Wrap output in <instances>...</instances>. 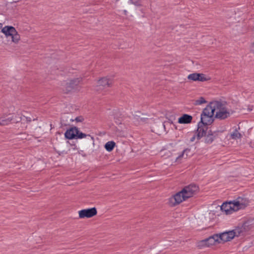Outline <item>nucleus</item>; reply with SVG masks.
<instances>
[{"mask_svg":"<svg viewBox=\"0 0 254 254\" xmlns=\"http://www.w3.org/2000/svg\"><path fill=\"white\" fill-rule=\"evenodd\" d=\"M198 190V187L194 184H190L185 187L180 191L176 193L169 198V203L171 206H175L193 196Z\"/></svg>","mask_w":254,"mask_h":254,"instance_id":"f257e3e1","label":"nucleus"},{"mask_svg":"<svg viewBox=\"0 0 254 254\" xmlns=\"http://www.w3.org/2000/svg\"><path fill=\"white\" fill-rule=\"evenodd\" d=\"M247 224V223H245L241 227H238L233 230L224 232L218 234L220 241L226 242L231 241L235 237H238L244 235L247 230L246 227L248 226Z\"/></svg>","mask_w":254,"mask_h":254,"instance_id":"f03ea898","label":"nucleus"},{"mask_svg":"<svg viewBox=\"0 0 254 254\" xmlns=\"http://www.w3.org/2000/svg\"><path fill=\"white\" fill-rule=\"evenodd\" d=\"M64 135L65 138L68 139H72L73 138H83L86 137H88V139H90V141L93 143L94 141V137L91 136L89 134H86L85 133L80 132L78 128L76 127H72L67 129Z\"/></svg>","mask_w":254,"mask_h":254,"instance_id":"7ed1b4c3","label":"nucleus"},{"mask_svg":"<svg viewBox=\"0 0 254 254\" xmlns=\"http://www.w3.org/2000/svg\"><path fill=\"white\" fill-rule=\"evenodd\" d=\"M25 119L28 122L31 121L30 118L28 119L25 116L17 118L16 115L14 114H4L0 117V126H6L10 123H17Z\"/></svg>","mask_w":254,"mask_h":254,"instance_id":"20e7f679","label":"nucleus"},{"mask_svg":"<svg viewBox=\"0 0 254 254\" xmlns=\"http://www.w3.org/2000/svg\"><path fill=\"white\" fill-rule=\"evenodd\" d=\"M215 117L224 120L230 116V112L227 110L225 104L220 101H215Z\"/></svg>","mask_w":254,"mask_h":254,"instance_id":"39448f33","label":"nucleus"},{"mask_svg":"<svg viewBox=\"0 0 254 254\" xmlns=\"http://www.w3.org/2000/svg\"><path fill=\"white\" fill-rule=\"evenodd\" d=\"M1 32L6 38L10 37L12 42L17 44L20 40V35L15 28L12 26H5L1 29Z\"/></svg>","mask_w":254,"mask_h":254,"instance_id":"423d86ee","label":"nucleus"},{"mask_svg":"<svg viewBox=\"0 0 254 254\" xmlns=\"http://www.w3.org/2000/svg\"><path fill=\"white\" fill-rule=\"evenodd\" d=\"M81 81L82 78H76L69 80L68 82H66L64 85V91L65 93H68L74 89H77Z\"/></svg>","mask_w":254,"mask_h":254,"instance_id":"0eeeda50","label":"nucleus"},{"mask_svg":"<svg viewBox=\"0 0 254 254\" xmlns=\"http://www.w3.org/2000/svg\"><path fill=\"white\" fill-rule=\"evenodd\" d=\"M233 202L236 211L245 208L249 203V201L247 198L242 197H238Z\"/></svg>","mask_w":254,"mask_h":254,"instance_id":"6e6552de","label":"nucleus"},{"mask_svg":"<svg viewBox=\"0 0 254 254\" xmlns=\"http://www.w3.org/2000/svg\"><path fill=\"white\" fill-rule=\"evenodd\" d=\"M78 213L80 218H91L96 215L97 211L95 207H92L80 210Z\"/></svg>","mask_w":254,"mask_h":254,"instance_id":"1a4fd4ad","label":"nucleus"},{"mask_svg":"<svg viewBox=\"0 0 254 254\" xmlns=\"http://www.w3.org/2000/svg\"><path fill=\"white\" fill-rule=\"evenodd\" d=\"M221 210L225 213L226 214H231L233 212L237 211L234 208L233 202H224L221 206Z\"/></svg>","mask_w":254,"mask_h":254,"instance_id":"9d476101","label":"nucleus"},{"mask_svg":"<svg viewBox=\"0 0 254 254\" xmlns=\"http://www.w3.org/2000/svg\"><path fill=\"white\" fill-rule=\"evenodd\" d=\"M112 84V80L107 77H103L99 79L97 82V90H102L104 88L109 87Z\"/></svg>","mask_w":254,"mask_h":254,"instance_id":"9b49d317","label":"nucleus"},{"mask_svg":"<svg viewBox=\"0 0 254 254\" xmlns=\"http://www.w3.org/2000/svg\"><path fill=\"white\" fill-rule=\"evenodd\" d=\"M215 101L211 102L203 110L201 114L213 116L215 115Z\"/></svg>","mask_w":254,"mask_h":254,"instance_id":"f8f14e48","label":"nucleus"},{"mask_svg":"<svg viewBox=\"0 0 254 254\" xmlns=\"http://www.w3.org/2000/svg\"><path fill=\"white\" fill-rule=\"evenodd\" d=\"M219 131H212L211 130L208 131L207 134L205 136V142L206 143H211L215 138L218 136Z\"/></svg>","mask_w":254,"mask_h":254,"instance_id":"ddd939ff","label":"nucleus"},{"mask_svg":"<svg viewBox=\"0 0 254 254\" xmlns=\"http://www.w3.org/2000/svg\"><path fill=\"white\" fill-rule=\"evenodd\" d=\"M207 129V127L206 126L202 125L201 123L198 124V127L196 130L197 139H199L202 137L206 135Z\"/></svg>","mask_w":254,"mask_h":254,"instance_id":"4468645a","label":"nucleus"},{"mask_svg":"<svg viewBox=\"0 0 254 254\" xmlns=\"http://www.w3.org/2000/svg\"><path fill=\"white\" fill-rule=\"evenodd\" d=\"M213 117L212 116L201 114L200 122L199 123L205 126L210 125L213 121Z\"/></svg>","mask_w":254,"mask_h":254,"instance_id":"2eb2a0df","label":"nucleus"},{"mask_svg":"<svg viewBox=\"0 0 254 254\" xmlns=\"http://www.w3.org/2000/svg\"><path fill=\"white\" fill-rule=\"evenodd\" d=\"M208 247L215 245L216 243H220L218 234H215L206 239Z\"/></svg>","mask_w":254,"mask_h":254,"instance_id":"dca6fc26","label":"nucleus"},{"mask_svg":"<svg viewBox=\"0 0 254 254\" xmlns=\"http://www.w3.org/2000/svg\"><path fill=\"white\" fill-rule=\"evenodd\" d=\"M192 117L191 116L188 114H184L182 117L179 118L178 123L182 124H189L191 122Z\"/></svg>","mask_w":254,"mask_h":254,"instance_id":"f3484780","label":"nucleus"},{"mask_svg":"<svg viewBox=\"0 0 254 254\" xmlns=\"http://www.w3.org/2000/svg\"><path fill=\"white\" fill-rule=\"evenodd\" d=\"M141 115L142 116L143 115L139 112H136L133 115L134 122H137L138 123L144 122L147 119L141 117Z\"/></svg>","mask_w":254,"mask_h":254,"instance_id":"a211bd4d","label":"nucleus"},{"mask_svg":"<svg viewBox=\"0 0 254 254\" xmlns=\"http://www.w3.org/2000/svg\"><path fill=\"white\" fill-rule=\"evenodd\" d=\"M239 129H240V127H239L238 128H236L231 133L230 137L233 139H237L241 138L242 136V134L239 132Z\"/></svg>","mask_w":254,"mask_h":254,"instance_id":"6ab92c4d","label":"nucleus"},{"mask_svg":"<svg viewBox=\"0 0 254 254\" xmlns=\"http://www.w3.org/2000/svg\"><path fill=\"white\" fill-rule=\"evenodd\" d=\"M115 143L114 141H108L105 145V148L107 151L110 152L112 151L115 146Z\"/></svg>","mask_w":254,"mask_h":254,"instance_id":"aec40b11","label":"nucleus"},{"mask_svg":"<svg viewBox=\"0 0 254 254\" xmlns=\"http://www.w3.org/2000/svg\"><path fill=\"white\" fill-rule=\"evenodd\" d=\"M190 150L188 148L184 149L182 153L176 158V161L184 157L187 158L188 156V153L190 152Z\"/></svg>","mask_w":254,"mask_h":254,"instance_id":"412c9836","label":"nucleus"},{"mask_svg":"<svg viewBox=\"0 0 254 254\" xmlns=\"http://www.w3.org/2000/svg\"><path fill=\"white\" fill-rule=\"evenodd\" d=\"M197 247L199 249H202L205 247H208L207 246V242L206 241V239L199 241L197 243Z\"/></svg>","mask_w":254,"mask_h":254,"instance_id":"4be33fe9","label":"nucleus"},{"mask_svg":"<svg viewBox=\"0 0 254 254\" xmlns=\"http://www.w3.org/2000/svg\"><path fill=\"white\" fill-rule=\"evenodd\" d=\"M198 81H205L210 79V78L207 77L203 73H198Z\"/></svg>","mask_w":254,"mask_h":254,"instance_id":"5701e85b","label":"nucleus"},{"mask_svg":"<svg viewBox=\"0 0 254 254\" xmlns=\"http://www.w3.org/2000/svg\"><path fill=\"white\" fill-rule=\"evenodd\" d=\"M198 74L197 73H193L190 74L188 75V78L190 80L193 81H198Z\"/></svg>","mask_w":254,"mask_h":254,"instance_id":"b1692460","label":"nucleus"},{"mask_svg":"<svg viewBox=\"0 0 254 254\" xmlns=\"http://www.w3.org/2000/svg\"><path fill=\"white\" fill-rule=\"evenodd\" d=\"M205 103H206V101L203 97H201L198 99L194 101V104L195 105H200Z\"/></svg>","mask_w":254,"mask_h":254,"instance_id":"393cba45","label":"nucleus"},{"mask_svg":"<svg viewBox=\"0 0 254 254\" xmlns=\"http://www.w3.org/2000/svg\"><path fill=\"white\" fill-rule=\"evenodd\" d=\"M131 3L134 4L136 6H141V0H130Z\"/></svg>","mask_w":254,"mask_h":254,"instance_id":"a878e982","label":"nucleus"},{"mask_svg":"<svg viewBox=\"0 0 254 254\" xmlns=\"http://www.w3.org/2000/svg\"><path fill=\"white\" fill-rule=\"evenodd\" d=\"M75 121L77 122H81L83 121V118L81 117H77L75 118Z\"/></svg>","mask_w":254,"mask_h":254,"instance_id":"bb28decb","label":"nucleus"},{"mask_svg":"<svg viewBox=\"0 0 254 254\" xmlns=\"http://www.w3.org/2000/svg\"><path fill=\"white\" fill-rule=\"evenodd\" d=\"M195 139V135H193V136H192L190 138V142H193L194 141Z\"/></svg>","mask_w":254,"mask_h":254,"instance_id":"cd10ccee","label":"nucleus"},{"mask_svg":"<svg viewBox=\"0 0 254 254\" xmlns=\"http://www.w3.org/2000/svg\"><path fill=\"white\" fill-rule=\"evenodd\" d=\"M252 51H253V53H254V43L252 45Z\"/></svg>","mask_w":254,"mask_h":254,"instance_id":"c85d7f7f","label":"nucleus"},{"mask_svg":"<svg viewBox=\"0 0 254 254\" xmlns=\"http://www.w3.org/2000/svg\"><path fill=\"white\" fill-rule=\"evenodd\" d=\"M2 24L0 23V29L2 28Z\"/></svg>","mask_w":254,"mask_h":254,"instance_id":"c756f323","label":"nucleus"},{"mask_svg":"<svg viewBox=\"0 0 254 254\" xmlns=\"http://www.w3.org/2000/svg\"><path fill=\"white\" fill-rule=\"evenodd\" d=\"M124 13H125V14H127V10H124Z\"/></svg>","mask_w":254,"mask_h":254,"instance_id":"7c9ffc66","label":"nucleus"}]
</instances>
